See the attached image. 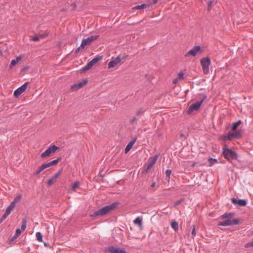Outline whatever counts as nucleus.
<instances>
[{
    "mask_svg": "<svg viewBox=\"0 0 253 253\" xmlns=\"http://www.w3.org/2000/svg\"><path fill=\"white\" fill-rule=\"evenodd\" d=\"M60 160H61L60 158H58L56 160H53V161L49 162V163L50 164V166H52L53 165L57 164V163H58L60 161Z\"/></svg>",
    "mask_w": 253,
    "mask_h": 253,
    "instance_id": "31",
    "label": "nucleus"
},
{
    "mask_svg": "<svg viewBox=\"0 0 253 253\" xmlns=\"http://www.w3.org/2000/svg\"><path fill=\"white\" fill-rule=\"evenodd\" d=\"M39 36H40V39H41V38H43L44 37H46V35H41Z\"/></svg>",
    "mask_w": 253,
    "mask_h": 253,
    "instance_id": "50",
    "label": "nucleus"
},
{
    "mask_svg": "<svg viewBox=\"0 0 253 253\" xmlns=\"http://www.w3.org/2000/svg\"><path fill=\"white\" fill-rule=\"evenodd\" d=\"M22 194H18L14 199L13 202L11 203V204H13V205L15 207L16 204L19 203L21 200L22 199Z\"/></svg>",
    "mask_w": 253,
    "mask_h": 253,
    "instance_id": "20",
    "label": "nucleus"
},
{
    "mask_svg": "<svg viewBox=\"0 0 253 253\" xmlns=\"http://www.w3.org/2000/svg\"><path fill=\"white\" fill-rule=\"evenodd\" d=\"M98 36H92L86 39H83L80 47L77 50H79L80 48H84L86 45L90 44L91 42L96 40Z\"/></svg>",
    "mask_w": 253,
    "mask_h": 253,
    "instance_id": "9",
    "label": "nucleus"
},
{
    "mask_svg": "<svg viewBox=\"0 0 253 253\" xmlns=\"http://www.w3.org/2000/svg\"><path fill=\"white\" fill-rule=\"evenodd\" d=\"M117 204L113 203L110 205L106 206L99 210L95 211L93 214L90 215L91 217H95L97 216H102L109 213L113 211L116 207Z\"/></svg>",
    "mask_w": 253,
    "mask_h": 253,
    "instance_id": "2",
    "label": "nucleus"
},
{
    "mask_svg": "<svg viewBox=\"0 0 253 253\" xmlns=\"http://www.w3.org/2000/svg\"><path fill=\"white\" fill-rule=\"evenodd\" d=\"M108 251L110 253H127L124 249L113 246L109 247Z\"/></svg>",
    "mask_w": 253,
    "mask_h": 253,
    "instance_id": "11",
    "label": "nucleus"
},
{
    "mask_svg": "<svg viewBox=\"0 0 253 253\" xmlns=\"http://www.w3.org/2000/svg\"><path fill=\"white\" fill-rule=\"evenodd\" d=\"M240 223V220L239 218H234L233 219H231L230 218H228L224 221L219 222L218 223L219 226H232L234 225H238Z\"/></svg>",
    "mask_w": 253,
    "mask_h": 253,
    "instance_id": "7",
    "label": "nucleus"
},
{
    "mask_svg": "<svg viewBox=\"0 0 253 253\" xmlns=\"http://www.w3.org/2000/svg\"><path fill=\"white\" fill-rule=\"evenodd\" d=\"M56 180L52 176L51 178H50L47 181V184L49 186L52 185L54 182H55Z\"/></svg>",
    "mask_w": 253,
    "mask_h": 253,
    "instance_id": "30",
    "label": "nucleus"
},
{
    "mask_svg": "<svg viewBox=\"0 0 253 253\" xmlns=\"http://www.w3.org/2000/svg\"><path fill=\"white\" fill-rule=\"evenodd\" d=\"M127 58L126 55L120 54L116 57H112L111 61L108 63V68H118L122 63V61H124Z\"/></svg>",
    "mask_w": 253,
    "mask_h": 253,
    "instance_id": "1",
    "label": "nucleus"
},
{
    "mask_svg": "<svg viewBox=\"0 0 253 253\" xmlns=\"http://www.w3.org/2000/svg\"><path fill=\"white\" fill-rule=\"evenodd\" d=\"M178 80H179V79L178 78L175 79L173 81V83L174 84H177V83L178 82Z\"/></svg>",
    "mask_w": 253,
    "mask_h": 253,
    "instance_id": "49",
    "label": "nucleus"
},
{
    "mask_svg": "<svg viewBox=\"0 0 253 253\" xmlns=\"http://www.w3.org/2000/svg\"><path fill=\"white\" fill-rule=\"evenodd\" d=\"M58 149L55 145L50 146L45 152L41 154V157L46 158L49 157L51 154L54 153Z\"/></svg>",
    "mask_w": 253,
    "mask_h": 253,
    "instance_id": "8",
    "label": "nucleus"
},
{
    "mask_svg": "<svg viewBox=\"0 0 253 253\" xmlns=\"http://www.w3.org/2000/svg\"><path fill=\"white\" fill-rule=\"evenodd\" d=\"M231 200L232 202L235 205L238 204L241 206H246L247 204V201L245 199L237 200L235 198H232Z\"/></svg>",
    "mask_w": 253,
    "mask_h": 253,
    "instance_id": "14",
    "label": "nucleus"
},
{
    "mask_svg": "<svg viewBox=\"0 0 253 253\" xmlns=\"http://www.w3.org/2000/svg\"><path fill=\"white\" fill-rule=\"evenodd\" d=\"M177 78L179 80H182L184 79V74L182 72H180L178 74Z\"/></svg>",
    "mask_w": 253,
    "mask_h": 253,
    "instance_id": "41",
    "label": "nucleus"
},
{
    "mask_svg": "<svg viewBox=\"0 0 253 253\" xmlns=\"http://www.w3.org/2000/svg\"><path fill=\"white\" fill-rule=\"evenodd\" d=\"M159 0H153L152 1H149L152 3V6L158 2Z\"/></svg>",
    "mask_w": 253,
    "mask_h": 253,
    "instance_id": "48",
    "label": "nucleus"
},
{
    "mask_svg": "<svg viewBox=\"0 0 253 253\" xmlns=\"http://www.w3.org/2000/svg\"><path fill=\"white\" fill-rule=\"evenodd\" d=\"M26 225H27V223H26V220H23L22 224L21 225V230L22 231H24L25 230V229L26 228Z\"/></svg>",
    "mask_w": 253,
    "mask_h": 253,
    "instance_id": "36",
    "label": "nucleus"
},
{
    "mask_svg": "<svg viewBox=\"0 0 253 253\" xmlns=\"http://www.w3.org/2000/svg\"><path fill=\"white\" fill-rule=\"evenodd\" d=\"M242 136V134L240 131H236L235 132H229L228 133V137L232 140L233 139H237L240 138Z\"/></svg>",
    "mask_w": 253,
    "mask_h": 253,
    "instance_id": "16",
    "label": "nucleus"
},
{
    "mask_svg": "<svg viewBox=\"0 0 253 253\" xmlns=\"http://www.w3.org/2000/svg\"><path fill=\"white\" fill-rule=\"evenodd\" d=\"M204 52V47L200 45L194 46L192 49L186 52L184 56L185 57L190 58L198 55Z\"/></svg>",
    "mask_w": 253,
    "mask_h": 253,
    "instance_id": "3",
    "label": "nucleus"
},
{
    "mask_svg": "<svg viewBox=\"0 0 253 253\" xmlns=\"http://www.w3.org/2000/svg\"><path fill=\"white\" fill-rule=\"evenodd\" d=\"M152 6V3L150 1H147L146 3H143L141 5H138L135 6H134L132 8V10H135V9H139L142 10L144 8H149L150 7Z\"/></svg>",
    "mask_w": 253,
    "mask_h": 253,
    "instance_id": "15",
    "label": "nucleus"
},
{
    "mask_svg": "<svg viewBox=\"0 0 253 253\" xmlns=\"http://www.w3.org/2000/svg\"><path fill=\"white\" fill-rule=\"evenodd\" d=\"M209 166L211 167L214 165L215 164L218 163V160L217 159L210 158L209 160Z\"/></svg>",
    "mask_w": 253,
    "mask_h": 253,
    "instance_id": "23",
    "label": "nucleus"
},
{
    "mask_svg": "<svg viewBox=\"0 0 253 253\" xmlns=\"http://www.w3.org/2000/svg\"><path fill=\"white\" fill-rule=\"evenodd\" d=\"M233 213L231 212H226L221 215L222 218H229Z\"/></svg>",
    "mask_w": 253,
    "mask_h": 253,
    "instance_id": "28",
    "label": "nucleus"
},
{
    "mask_svg": "<svg viewBox=\"0 0 253 253\" xmlns=\"http://www.w3.org/2000/svg\"><path fill=\"white\" fill-rule=\"evenodd\" d=\"M37 239L39 242L42 241V235L40 232H37L36 234Z\"/></svg>",
    "mask_w": 253,
    "mask_h": 253,
    "instance_id": "27",
    "label": "nucleus"
},
{
    "mask_svg": "<svg viewBox=\"0 0 253 253\" xmlns=\"http://www.w3.org/2000/svg\"><path fill=\"white\" fill-rule=\"evenodd\" d=\"M252 247H253V241L248 243L245 245V247L246 248H249Z\"/></svg>",
    "mask_w": 253,
    "mask_h": 253,
    "instance_id": "39",
    "label": "nucleus"
},
{
    "mask_svg": "<svg viewBox=\"0 0 253 253\" xmlns=\"http://www.w3.org/2000/svg\"><path fill=\"white\" fill-rule=\"evenodd\" d=\"M28 82L25 83L21 86L14 91V94L15 96H18L25 91L27 87Z\"/></svg>",
    "mask_w": 253,
    "mask_h": 253,
    "instance_id": "10",
    "label": "nucleus"
},
{
    "mask_svg": "<svg viewBox=\"0 0 253 253\" xmlns=\"http://www.w3.org/2000/svg\"><path fill=\"white\" fill-rule=\"evenodd\" d=\"M201 63L203 67V71H204V72H205V70H206V59L202 58L201 60Z\"/></svg>",
    "mask_w": 253,
    "mask_h": 253,
    "instance_id": "29",
    "label": "nucleus"
},
{
    "mask_svg": "<svg viewBox=\"0 0 253 253\" xmlns=\"http://www.w3.org/2000/svg\"><path fill=\"white\" fill-rule=\"evenodd\" d=\"M51 167L50 164V163H46V164H44L42 165L41 166V167L42 169H43V170L44 169H46V168H48V167Z\"/></svg>",
    "mask_w": 253,
    "mask_h": 253,
    "instance_id": "35",
    "label": "nucleus"
},
{
    "mask_svg": "<svg viewBox=\"0 0 253 253\" xmlns=\"http://www.w3.org/2000/svg\"><path fill=\"white\" fill-rule=\"evenodd\" d=\"M134 223L139 225V227H142V220L139 217H137L134 220Z\"/></svg>",
    "mask_w": 253,
    "mask_h": 253,
    "instance_id": "25",
    "label": "nucleus"
},
{
    "mask_svg": "<svg viewBox=\"0 0 253 253\" xmlns=\"http://www.w3.org/2000/svg\"><path fill=\"white\" fill-rule=\"evenodd\" d=\"M102 59V56H99L93 58L81 69V72H85L86 71L90 70L94 65Z\"/></svg>",
    "mask_w": 253,
    "mask_h": 253,
    "instance_id": "6",
    "label": "nucleus"
},
{
    "mask_svg": "<svg viewBox=\"0 0 253 253\" xmlns=\"http://www.w3.org/2000/svg\"><path fill=\"white\" fill-rule=\"evenodd\" d=\"M171 227L175 231H177L178 230V224L176 221H172L171 223Z\"/></svg>",
    "mask_w": 253,
    "mask_h": 253,
    "instance_id": "21",
    "label": "nucleus"
},
{
    "mask_svg": "<svg viewBox=\"0 0 253 253\" xmlns=\"http://www.w3.org/2000/svg\"><path fill=\"white\" fill-rule=\"evenodd\" d=\"M24 56L23 55H20L16 57L15 59H13L11 61L10 67H12V66H15L16 64L19 63L23 58Z\"/></svg>",
    "mask_w": 253,
    "mask_h": 253,
    "instance_id": "17",
    "label": "nucleus"
},
{
    "mask_svg": "<svg viewBox=\"0 0 253 253\" xmlns=\"http://www.w3.org/2000/svg\"><path fill=\"white\" fill-rule=\"evenodd\" d=\"M43 170L42 169L41 167L39 168V169L36 171V174L38 175Z\"/></svg>",
    "mask_w": 253,
    "mask_h": 253,
    "instance_id": "46",
    "label": "nucleus"
},
{
    "mask_svg": "<svg viewBox=\"0 0 253 253\" xmlns=\"http://www.w3.org/2000/svg\"><path fill=\"white\" fill-rule=\"evenodd\" d=\"M155 185H156V182H152V184H151V186L152 187H155Z\"/></svg>",
    "mask_w": 253,
    "mask_h": 253,
    "instance_id": "51",
    "label": "nucleus"
},
{
    "mask_svg": "<svg viewBox=\"0 0 253 253\" xmlns=\"http://www.w3.org/2000/svg\"><path fill=\"white\" fill-rule=\"evenodd\" d=\"M204 98L205 97L203 98L200 101H198L190 105L187 109V113L189 115H192L198 111L203 103Z\"/></svg>",
    "mask_w": 253,
    "mask_h": 253,
    "instance_id": "5",
    "label": "nucleus"
},
{
    "mask_svg": "<svg viewBox=\"0 0 253 253\" xmlns=\"http://www.w3.org/2000/svg\"><path fill=\"white\" fill-rule=\"evenodd\" d=\"M87 83V80H84L81 82L73 84L72 85L71 88L73 91L78 90L79 89L82 88L84 85H85Z\"/></svg>",
    "mask_w": 253,
    "mask_h": 253,
    "instance_id": "12",
    "label": "nucleus"
},
{
    "mask_svg": "<svg viewBox=\"0 0 253 253\" xmlns=\"http://www.w3.org/2000/svg\"><path fill=\"white\" fill-rule=\"evenodd\" d=\"M221 139L224 141L231 140L228 137V134L227 135H225L222 136Z\"/></svg>",
    "mask_w": 253,
    "mask_h": 253,
    "instance_id": "42",
    "label": "nucleus"
},
{
    "mask_svg": "<svg viewBox=\"0 0 253 253\" xmlns=\"http://www.w3.org/2000/svg\"><path fill=\"white\" fill-rule=\"evenodd\" d=\"M211 64V60L210 58L208 57H207V73L209 72V65Z\"/></svg>",
    "mask_w": 253,
    "mask_h": 253,
    "instance_id": "34",
    "label": "nucleus"
},
{
    "mask_svg": "<svg viewBox=\"0 0 253 253\" xmlns=\"http://www.w3.org/2000/svg\"><path fill=\"white\" fill-rule=\"evenodd\" d=\"M213 3H214V1H213V0H210V1H208V8H211L212 6V4Z\"/></svg>",
    "mask_w": 253,
    "mask_h": 253,
    "instance_id": "43",
    "label": "nucleus"
},
{
    "mask_svg": "<svg viewBox=\"0 0 253 253\" xmlns=\"http://www.w3.org/2000/svg\"><path fill=\"white\" fill-rule=\"evenodd\" d=\"M80 182L78 181H76L71 187V190L75 191L76 189L79 187Z\"/></svg>",
    "mask_w": 253,
    "mask_h": 253,
    "instance_id": "22",
    "label": "nucleus"
},
{
    "mask_svg": "<svg viewBox=\"0 0 253 253\" xmlns=\"http://www.w3.org/2000/svg\"><path fill=\"white\" fill-rule=\"evenodd\" d=\"M40 40V36H38L37 35H35L32 38V40H33V41L37 42V41H39Z\"/></svg>",
    "mask_w": 253,
    "mask_h": 253,
    "instance_id": "40",
    "label": "nucleus"
},
{
    "mask_svg": "<svg viewBox=\"0 0 253 253\" xmlns=\"http://www.w3.org/2000/svg\"><path fill=\"white\" fill-rule=\"evenodd\" d=\"M14 207H15L13 205V204H10V205L6 209L5 212L6 213H8L9 215L11 211L14 209Z\"/></svg>",
    "mask_w": 253,
    "mask_h": 253,
    "instance_id": "24",
    "label": "nucleus"
},
{
    "mask_svg": "<svg viewBox=\"0 0 253 253\" xmlns=\"http://www.w3.org/2000/svg\"><path fill=\"white\" fill-rule=\"evenodd\" d=\"M159 155H156L153 157H150L149 159L148 163L147 166V170L150 169L153 165L155 164L156 162L157 161Z\"/></svg>",
    "mask_w": 253,
    "mask_h": 253,
    "instance_id": "13",
    "label": "nucleus"
},
{
    "mask_svg": "<svg viewBox=\"0 0 253 253\" xmlns=\"http://www.w3.org/2000/svg\"><path fill=\"white\" fill-rule=\"evenodd\" d=\"M222 155L227 160H236L238 158L237 154L228 148H224Z\"/></svg>",
    "mask_w": 253,
    "mask_h": 253,
    "instance_id": "4",
    "label": "nucleus"
},
{
    "mask_svg": "<svg viewBox=\"0 0 253 253\" xmlns=\"http://www.w3.org/2000/svg\"><path fill=\"white\" fill-rule=\"evenodd\" d=\"M21 229H17L16 230L15 234L14 236L12 237V240H14V239H16L21 233Z\"/></svg>",
    "mask_w": 253,
    "mask_h": 253,
    "instance_id": "26",
    "label": "nucleus"
},
{
    "mask_svg": "<svg viewBox=\"0 0 253 253\" xmlns=\"http://www.w3.org/2000/svg\"><path fill=\"white\" fill-rule=\"evenodd\" d=\"M60 160H61L60 158H58L56 160H53V161L49 162V163L50 164V166H52L53 165L57 164V163H58L60 161Z\"/></svg>",
    "mask_w": 253,
    "mask_h": 253,
    "instance_id": "32",
    "label": "nucleus"
},
{
    "mask_svg": "<svg viewBox=\"0 0 253 253\" xmlns=\"http://www.w3.org/2000/svg\"><path fill=\"white\" fill-rule=\"evenodd\" d=\"M62 173V169L58 170V171L53 176V178L56 180V179L59 177Z\"/></svg>",
    "mask_w": 253,
    "mask_h": 253,
    "instance_id": "33",
    "label": "nucleus"
},
{
    "mask_svg": "<svg viewBox=\"0 0 253 253\" xmlns=\"http://www.w3.org/2000/svg\"><path fill=\"white\" fill-rule=\"evenodd\" d=\"M241 120H239L237 122L232 123L230 126V128L232 130H235L237 129V128L239 126V125L241 124Z\"/></svg>",
    "mask_w": 253,
    "mask_h": 253,
    "instance_id": "19",
    "label": "nucleus"
},
{
    "mask_svg": "<svg viewBox=\"0 0 253 253\" xmlns=\"http://www.w3.org/2000/svg\"><path fill=\"white\" fill-rule=\"evenodd\" d=\"M171 173V170L170 169H167L166 171V174L167 177H168V180L169 181L170 178V175Z\"/></svg>",
    "mask_w": 253,
    "mask_h": 253,
    "instance_id": "38",
    "label": "nucleus"
},
{
    "mask_svg": "<svg viewBox=\"0 0 253 253\" xmlns=\"http://www.w3.org/2000/svg\"><path fill=\"white\" fill-rule=\"evenodd\" d=\"M137 121V119L135 118V117H133L130 120V122L131 123H134L135 122H136Z\"/></svg>",
    "mask_w": 253,
    "mask_h": 253,
    "instance_id": "47",
    "label": "nucleus"
},
{
    "mask_svg": "<svg viewBox=\"0 0 253 253\" xmlns=\"http://www.w3.org/2000/svg\"><path fill=\"white\" fill-rule=\"evenodd\" d=\"M135 142V140H131L126 146L125 149V153H127L132 148Z\"/></svg>",
    "mask_w": 253,
    "mask_h": 253,
    "instance_id": "18",
    "label": "nucleus"
},
{
    "mask_svg": "<svg viewBox=\"0 0 253 253\" xmlns=\"http://www.w3.org/2000/svg\"><path fill=\"white\" fill-rule=\"evenodd\" d=\"M195 234H196L195 228L194 226H193V229H192V231L191 232L192 237H194L195 236Z\"/></svg>",
    "mask_w": 253,
    "mask_h": 253,
    "instance_id": "45",
    "label": "nucleus"
},
{
    "mask_svg": "<svg viewBox=\"0 0 253 253\" xmlns=\"http://www.w3.org/2000/svg\"><path fill=\"white\" fill-rule=\"evenodd\" d=\"M8 215L9 214L8 213H6V212H5L4 214L0 219V223H1L3 221H4Z\"/></svg>",
    "mask_w": 253,
    "mask_h": 253,
    "instance_id": "37",
    "label": "nucleus"
},
{
    "mask_svg": "<svg viewBox=\"0 0 253 253\" xmlns=\"http://www.w3.org/2000/svg\"><path fill=\"white\" fill-rule=\"evenodd\" d=\"M71 6L72 7V10H75L77 8V4L75 2H74L71 4Z\"/></svg>",
    "mask_w": 253,
    "mask_h": 253,
    "instance_id": "44",
    "label": "nucleus"
}]
</instances>
